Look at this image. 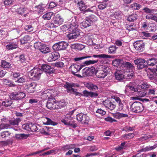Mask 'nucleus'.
Listing matches in <instances>:
<instances>
[{
  "instance_id": "nucleus-40",
  "label": "nucleus",
  "mask_w": 157,
  "mask_h": 157,
  "mask_svg": "<svg viewBox=\"0 0 157 157\" xmlns=\"http://www.w3.org/2000/svg\"><path fill=\"white\" fill-rule=\"evenodd\" d=\"M11 99H5L4 101L2 102V105L6 107H8L10 106L12 104V101Z\"/></svg>"
},
{
  "instance_id": "nucleus-32",
  "label": "nucleus",
  "mask_w": 157,
  "mask_h": 157,
  "mask_svg": "<svg viewBox=\"0 0 157 157\" xmlns=\"http://www.w3.org/2000/svg\"><path fill=\"white\" fill-rule=\"evenodd\" d=\"M146 63L148 65L153 66L157 63V59L155 58H152L147 59L146 61Z\"/></svg>"
},
{
  "instance_id": "nucleus-28",
  "label": "nucleus",
  "mask_w": 157,
  "mask_h": 157,
  "mask_svg": "<svg viewBox=\"0 0 157 157\" xmlns=\"http://www.w3.org/2000/svg\"><path fill=\"white\" fill-rule=\"evenodd\" d=\"M134 69V66L132 64L129 62H127L125 63L124 66L122 69L124 71L126 69H129L130 70L132 71Z\"/></svg>"
},
{
  "instance_id": "nucleus-57",
  "label": "nucleus",
  "mask_w": 157,
  "mask_h": 157,
  "mask_svg": "<svg viewBox=\"0 0 157 157\" xmlns=\"http://www.w3.org/2000/svg\"><path fill=\"white\" fill-rule=\"evenodd\" d=\"M19 61L23 65H25L26 61V59L24 55H21L20 56Z\"/></svg>"
},
{
  "instance_id": "nucleus-44",
  "label": "nucleus",
  "mask_w": 157,
  "mask_h": 157,
  "mask_svg": "<svg viewBox=\"0 0 157 157\" xmlns=\"http://www.w3.org/2000/svg\"><path fill=\"white\" fill-rule=\"evenodd\" d=\"M28 137L27 135L24 134H17L15 135V137L18 140L26 139Z\"/></svg>"
},
{
  "instance_id": "nucleus-27",
  "label": "nucleus",
  "mask_w": 157,
  "mask_h": 157,
  "mask_svg": "<svg viewBox=\"0 0 157 157\" xmlns=\"http://www.w3.org/2000/svg\"><path fill=\"white\" fill-rule=\"evenodd\" d=\"M0 66L2 67L6 68H11L12 67L11 64L9 62H8L4 60L1 61Z\"/></svg>"
},
{
  "instance_id": "nucleus-6",
  "label": "nucleus",
  "mask_w": 157,
  "mask_h": 157,
  "mask_svg": "<svg viewBox=\"0 0 157 157\" xmlns=\"http://www.w3.org/2000/svg\"><path fill=\"white\" fill-rule=\"evenodd\" d=\"M130 109L134 113H139L142 112L144 108L142 103L139 101H135L132 104Z\"/></svg>"
},
{
  "instance_id": "nucleus-60",
  "label": "nucleus",
  "mask_w": 157,
  "mask_h": 157,
  "mask_svg": "<svg viewBox=\"0 0 157 157\" xmlns=\"http://www.w3.org/2000/svg\"><path fill=\"white\" fill-rule=\"evenodd\" d=\"M10 125L9 124L2 123L0 124V130L7 129L10 127Z\"/></svg>"
},
{
  "instance_id": "nucleus-22",
  "label": "nucleus",
  "mask_w": 157,
  "mask_h": 157,
  "mask_svg": "<svg viewBox=\"0 0 157 157\" xmlns=\"http://www.w3.org/2000/svg\"><path fill=\"white\" fill-rule=\"evenodd\" d=\"M78 23L77 22H72L68 26L67 29L70 33L77 29H78Z\"/></svg>"
},
{
  "instance_id": "nucleus-4",
  "label": "nucleus",
  "mask_w": 157,
  "mask_h": 157,
  "mask_svg": "<svg viewBox=\"0 0 157 157\" xmlns=\"http://www.w3.org/2000/svg\"><path fill=\"white\" fill-rule=\"evenodd\" d=\"M55 90H47L42 92L40 95L41 98L43 100L49 99L54 97L57 95Z\"/></svg>"
},
{
  "instance_id": "nucleus-43",
  "label": "nucleus",
  "mask_w": 157,
  "mask_h": 157,
  "mask_svg": "<svg viewBox=\"0 0 157 157\" xmlns=\"http://www.w3.org/2000/svg\"><path fill=\"white\" fill-rule=\"evenodd\" d=\"M78 6L80 10L82 11V13L83 14H85L84 11L86 10H85L86 8V6L84 2L82 1H81Z\"/></svg>"
},
{
  "instance_id": "nucleus-17",
  "label": "nucleus",
  "mask_w": 157,
  "mask_h": 157,
  "mask_svg": "<svg viewBox=\"0 0 157 157\" xmlns=\"http://www.w3.org/2000/svg\"><path fill=\"white\" fill-rule=\"evenodd\" d=\"M41 68L43 71L49 75L53 73L55 71L53 67L47 64L42 65Z\"/></svg>"
},
{
  "instance_id": "nucleus-5",
  "label": "nucleus",
  "mask_w": 157,
  "mask_h": 157,
  "mask_svg": "<svg viewBox=\"0 0 157 157\" xmlns=\"http://www.w3.org/2000/svg\"><path fill=\"white\" fill-rule=\"evenodd\" d=\"M43 72L42 70L38 67H34L30 72V78L34 80H38Z\"/></svg>"
},
{
  "instance_id": "nucleus-23",
  "label": "nucleus",
  "mask_w": 157,
  "mask_h": 157,
  "mask_svg": "<svg viewBox=\"0 0 157 157\" xmlns=\"http://www.w3.org/2000/svg\"><path fill=\"white\" fill-rule=\"evenodd\" d=\"M17 42H10L6 46V49L8 50H12L16 49L18 47Z\"/></svg>"
},
{
  "instance_id": "nucleus-11",
  "label": "nucleus",
  "mask_w": 157,
  "mask_h": 157,
  "mask_svg": "<svg viewBox=\"0 0 157 157\" xmlns=\"http://www.w3.org/2000/svg\"><path fill=\"white\" fill-rule=\"evenodd\" d=\"M135 49L140 52L144 51V44L142 40H139L135 42L133 44Z\"/></svg>"
},
{
  "instance_id": "nucleus-16",
  "label": "nucleus",
  "mask_w": 157,
  "mask_h": 157,
  "mask_svg": "<svg viewBox=\"0 0 157 157\" xmlns=\"http://www.w3.org/2000/svg\"><path fill=\"white\" fill-rule=\"evenodd\" d=\"M81 31L79 29H77L67 34V36L69 40H71L77 38L79 36Z\"/></svg>"
},
{
  "instance_id": "nucleus-1",
  "label": "nucleus",
  "mask_w": 157,
  "mask_h": 157,
  "mask_svg": "<svg viewBox=\"0 0 157 157\" xmlns=\"http://www.w3.org/2000/svg\"><path fill=\"white\" fill-rule=\"evenodd\" d=\"M115 101L112 102L110 100H106L103 101L104 105L110 110H112L116 107L117 110L121 111L123 109L124 105L122 103L120 98L118 97H115L114 98Z\"/></svg>"
},
{
  "instance_id": "nucleus-59",
  "label": "nucleus",
  "mask_w": 157,
  "mask_h": 157,
  "mask_svg": "<svg viewBox=\"0 0 157 157\" xmlns=\"http://www.w3.org/2000/svg\"><path fill=\"white\" fill-rule=\"evenodd\" d=\"M24 29L28 32H31L33 30V28L32 25H27L24 27Z\"/></svg>"
},
{
  "instance_id": "nucleus-3",
  "label": "nucleus",
  "mask_w": 157,
  "mask_h": 157,
  "mask_svg": "<svg viewBox=\"0 0 157 157\" xmlns=\"http://www.w3.org/2000/svg\"><path fill=\"white\" fill-rule=\"evenodd\" d=\"M64 103L61 101L56 102L54 100L48 101L46 105V107L51 110L61 109L64 106Z\"/></svg>"
},
{
  "instance_id": "nucleus-34",
  "label": "nucleus",
  "mask_w": 157,
  "mask_h": 157,
  "mask_svg": "<svg viewBox=\"0 0 157 157\" xmlns=\"http://www.w3.org/2000/svg\"><path fill=\"white\" fill-rule=\"evenodd\" d=\"M130 7L132 10H138L142 7V6L136 2H134L131 4Z\"/></svg>"
},
{
  "instance_id": "nucleus-9",
  "label": "nucleus",
  "mask_w": 157,
  "mask_h": 157,
  "mask_svg": "<svg viewBox=\"0 0 157 157\" xmlns=\"http://www.w3.org/2000/svg\"><path fill=\"white\" fill-rule=\"evenodd\" d=\"M109 73L107 68H98L96 72V76L98 78H104Z\"/></svg>"
},
{
  "instance_id": "nucleus-35",
  "label": "nucleus",
  "mask_w": 157,
  "mask_h": 157,
  "mask_svg": "<svg viewBox=\"0 0 157 157\" xmlns=\"http://www.w3.org/2000/svg\"><path fill=\"white\" fill-rule=\"evenodd\" d=\"M80 25L82 29H84L90 26L91 25L86 18L85 21L80 23Z\"/></svg>"
},
{
  "instance_id": "nucleus-20",
  "label": "nucleus",
  "mask_w": 157,
  "mask_h": 157,
  "mask_svg": "<svg viewBox=\"0 0 157 157\" xmlns=\"http://www.w3.org/2000/svg\"><path fill=\"white\" fill-rule=\"evenodd\" d=\"M75 84L73 83L67 82L64 85V87L66 89L67 93L72 94L75 91L73 87H75Z\"/></svg>"
},
{
  "instance_id": "nucleus-33",
  "label": "nucleus",
  "mask_w": 157,
  "mask_h": 157,
  "mask_svg": "<svg viewBox=\"0 0 157 157\" xmlns=\"http://www.w3.org/2000/svg\"><path fill=\"white\" fill-rule=\"evenodd\" d=\"M31 39V37L28 35L25 36L20 39V42L22 44H25Z\"/></svg>"
},
{
  "instance_id": "nucleus-46",
  "label": "nucleus",
  "mask_w": 157,
  "mask_h": 157,
  "mask_svg": "<svg viewBox=\"0 0 157 157\" xmlns=\"http://www.w3.org/2000/svg\"><path fill=\"white\" fill-rule=\"evenodd\" d=\"M122 61L121 59H115L112 61V64L115 67H118L120 66L122 63Z\"/></svg>"
},
{
  "instance_id": "nucleus-53",
  "label": "nucleus",
  "mask_w": 157,
  "mask_h": 157,
  "mask_svg": "<svg viewBox=\"0 0 157 157\" xmlns=\"http://www.w3.org/2000/svg\"><path fill=\"white\" fill-rule=\"evenodd\" d=\"M54 24V23L49 22L45 24V26L47 29H50L56 27L57 26L55 25Z\"/></svg>"
},
{
  "instance_id": "nucleus-13",
  "label": "nucleus",
  "mask_w": 157,
  "mask_h": 157,
  "mask_svg": "<svg viewBox=\"0 0 157 157\" xmlns=\"http://www.w3.org/2000/svg\"><path fill=\"white\" fill-rule=\"evenodd\" d=\"M143 11L146 13L149 14L146 15V18L147 20H152L153 14H151L156 12V9H150L147 7L144 8L143 9Z\"/></svg>"
},
{
  "instance_id": "nucleus-14",
  "label": "nucleus",
  "mask_w": 157,
  "mask_h": 157,
  "mask_svg": "<svg viewBox=\"0 0 157 157\" xmlns=\"http://www.w3.org/2000/svg\"><path fill=\"white\" fill-rule=\"evenodd\" d=\"M145 62V59L141 58L137 59L134 61L135 64L137 65V67L139 69H141L147 67V65L144 64Z\"/></svg>"
},
{
  "instance_id": "nucleus-31",
  "label": "nucleus",
  "mask_w": 157,
  "mask_h": 157,
  "mask_svg": "<svg viewBox=\"0 0 157 157\" xmlns=\"http://www.w3.org/2000/svg\"><path fill=\"white\" fill-rule=\"evenodd\" d=\"M156 147L155 145L151 146H148L144 148H142L138 151V152H146L150 151L154 149Z\"/></svg>"
},
{
  "instance_id": "nucleus-8",
  "label": "nucleus",
  "mask_w": 157,
  "mask_h": 157,
  "mask_svg": "<svg viewBox=\"0 0 157 157\" xmlns=\"http://www.w3.org/2000/svg\"><path fill=\"white\" fill-rule=\"evenodd\" d=\"M68 44L63 41H59L56 43L52 46L55 51H58L65 49L67 47Z\"/></svg>"
},
{
  "instance_id": "nucleus-41",
  "label": "nucleus",
  "mask_w": 157,
  "mask_h": 157,
  "mask_svg": "<svg viewBox=\"0 0 157 157\" xmlns=\"http://www.w3.org/2000/svg\"><path fill=\"white\" fill-rule=\"evenodd\" d=\"M27 10V9L26 8L20 7L17 8V9L16 10V12L22 15L26 12Z\"/></svg>"
},
{
  "instance_id": "nucleus-47",
  "label": "nucleus",
  "mask_w": 157,
  "mask_h": 157,
  "mask_svg": "<svg viewBox=\"0 0 157 157\" xmlns=\"http://www.w3.org/2000/svg\"><path fill=\"white\" fill-rule=\"evenodd\" d=\"M121 12L119 11L113 12L111 15V17L116 19H119L121 17Z\"/></svg>"
},
{
  "instance_id": "nucleus-64",
  "label": "nucleus",
  "mask_w": 157,
  "mask_h": 157,
  "mask_svg": "<svg viewBox=\"0 0 157 157\" xmlns=\"http://www.w3.org/2000/svg\"><path fill=\"white\" fill-rule=\"evenodd\" d=\"M21 73L17 72H12V75L14 78H18L21 75Z\"/></svg>"
},
{
  "instance_id": "nucleus-36",
  "label": "nucleus",
  "mask_w": 157,
  "mask_h": 157,
  "mask_svg": "<svg viewBox=\"0 0 157 157\" xmlns=\"http://www.w3.org/2000/svg\"><path fill=\"white\" fill-rule=\"evenodd\" d=\"M87 19L92 25L94 22L97 20V17L94 15H91L90 16L86 17Z\"/></svg>"
},
{
  "instance_id": "nucleus-39",
  "label": "nucleus",
  "mask_w": 157,
  "mask_h": 157,
  "mask_svg": "<svg viewBox=\"0 0 157 157\" xmlns=\"http://www.w3.org/2000/svg\"><path fill=\"white\" fill-rule=\"evenodd\" d=\"M84 47V46L83 45L79 44H75L71 45L72 48L77 49L78 50H81Z\"/></svg>"
},
{
  "instance_id": "nucleus-38",
  "label": "nucleus",
  "mask_w": 157,
  "mask_h": 157,
  "mask_svg": "<svg viewBox=\"0 0 157 157\" xmlns=\"http://www.w3.org/2000/svg\"><path fill=\"white\" fill-rule=\"evenodd\" d=\"M86 87L89 90L93 91H95L98 89L97 86L94 85L91 83H88L86 84Z\"/></svg>"
},
{
  "instance_id": "nucleus-56",
  "label": "nucleus",
  "mask_w": 157,
  "mask_h": 157,
  "mask_svg": "<svg viewBox=\"0 0 157 157\" xmlns=\"http://www.w3.org/2000/svg\"><path fill=\"white\" fill-rule=\"evenodd\" d=\"M108 5V4L104 2H101L98 5V8L101 10H103Z\"/></svg>"
},
{
  "instance_id": "nucleus-25",
  "label": "nucleus",
  "mask_w": 157,
  "mask_h": 157,
  "mask_svg": "<svg viewBox=\"0 0 157 157\" xmlns=\"http://www.w3.org/2000/svg\"><path fill=\"white\" fill-rule=\"evenodd\" d=\"M113 116L116 119H120L123 117H128L127 114H124L117 112L116 113L113 114Z\"/></svg>"
},
{
  "instance_id": "nucleus-52",
  "label": "nucleus",
  "mask_w": 157,
  "mask_h": 157,
  "mask_svg": "<svg viewBox=\"0 0 157 157\" xmlns=\"http://www.w3.org/2000/svg\"><path fill=\"white\" fill-rule=\"evenodd\" d=\"M117 48L115 46H111L109 48L108 52L110 54H114L116 52Z\"/></svg>"
},
{
  "instance_id": "nucleus-37",
  "label": "nucleus",
  "mask_w": 157,
  "mask_h": 157,
  "mask_svg": "<svg viewBox=\"0 0 157 157\" xmlns=\"http://www.w3.org/2000/svg\"><path fill=\"white\" fill-rule=\"evenodd\" d=\"M54 13L52 12H49L46 13L42 16L43 18L45 20H49L52 16Z\"/></svg>"
},
{
  "instance_id": "nucleus-19",
  "label": "nucleus",
  "mask_w": 157,
  "mask_h": 157,
  "mask_svg": "<svg viewBox=\"0 0 157 157\" xmlns=\"http://www.w3.org/2000/svg\"><path fill=\"white\" fill-rule=\"evenodd\" d=\"M53 22L55 24L60 25L62 24L64 22V18L60 14H58L54 18Z\"/></svg>"
},
{
  "instance_id": "nucleus-26",
  "label": "nucleus",
  "mask_w": 157,
  "mask_h": 157,
  "mask_svg": "<svg viewBox=\"0 0 157 157\" xmlns=\"http://www.w3.org/2000/svg\"><path fill=\"white\" fill-rule=\"evenodd\" d=\"M39 50L41 52L44 54L48 53L50 52V48L47 45L43 44Z\"/></svg>"
},
{
  "instance_id": "nucleus-49",
  "label": "nucleus",
  "mask_w": 157,
  "mask_h": 157,
  "mask_svg": "<svg viewBox=\"0 0 157 157\" xmlns=\"http://www.w3.org/2000/svg\"><path fill=\"white\" fill-rule=\"evenodd\" d=\"M45 119H46V121L45 123H44L45 124H51V125L54 126L57 124V123L52 121L51 119L48 118L46 117Z\"/></svg>"
},
{
  "instance_id": "nucleus-12",
  "label": "nucleus",
  "mask_w": 157,
  "mask_h": 157,
  "mask_svg": "<svg viewBox=\"0 0 157 157\" xmlns=\"http://www.w3.org/2000/svg\"><path fill=\"white\" fill-rule=\"evenodd\" d=\"M36 84L34 82L27 83L25 85V88L29 93H32L36 90Z\"/></svg>"
},
{
  "instance_id": "nucleus-63",
  "label": "nucleus",
  "mask_w": 157,
  "mask_h": 157,
  "mask_svg": "<svg viewBox=\"0 0 157 157\" xmlns=\"http://www.w3.org/2000/svg\"><path fill=\"white\" fill-rule=\"evenodd\" d=\"M30 123L24 124L22 125V128L24 129L27 131H30Z\"/></svg>"
},
{
  "instance_id": "nucleus-54",
  "label": "nucleus",
  "mask_w": 157,
  "mask_h": 157,
  "mask_svg": "<svg viewBox=\"0 0 157 157\" xmlns=\"http://www.w3.org/2000/svg\"><path fill=\"white\" fill-rule=\"evenodd\" d=\"M133 25L131 24V25L127 26V29L129 31H132L134 30H136L137 28L136 27V25L134 24H133Z\"/></svg>"
},
{
  "instance_id": "nucleus-62",
  "label": "nucleus",
  "mask_w": 157,
  "mask_h": 157,
  "mask_svg": "<svg viewBox=\"0 0 157 157\" xmlns=\"http://www.w3.org/2000/svg\"><path fill=\"white\" fill-rule=\"evenodd\" d=\"M43 44L40 42H37L34 43V47L36 49L39 50Z\"/></svg>"
},
{
  "instance_id": "nucleus-48",
  "label": "nucleus",
  "mask_w": 157,
  "mask_h": 157,
  "mask_svg": "<svg viewBox=\"0 0 157 157\" xmlns=\"http://www.w3.org/2000/svg\"><path fill=\"white\" fill-rule=\"evenodd\" d=\"M93 57L94 58H111V56L105 54H102L100 55H93Z\"/></svg>"
},
{
  "instance_id": "nucleus-45",
  "label": "nucleus",
  "mask_w": 157,
  "mask_h": 157,
  "mask_svg": "<svg viewBox=\"0 0 157 157\" xmlns=\"http://www.w3.org/2000/svg\"><path fill=\"white\" fill-rule=\"evenodd\" d=\"M21 120L20 118H17L9 121L10 123L13 125H18L19 123L21 121Z\"/></svg>"
},
{
  "instance_id": "nucleus-61",
  "label": "nucleus",
  "mask_w": 157,
  "mask_h": 157,
  "mask_svg": "<svg viewBox=\"0 0 157 157\" xmlns=\"http://www.w3.org/2000/svg\"><path fill=\"white\" fill-rule=\"evenodd\" d=\"M30 125V131L32 132H35L38 130V128L37 127L36 125L31 123Z\"/></svg>"
},
{
  "instance_id": "nucleus-58",
  "label": "nucleus",
  "mask_w": 157,
  "mask_h": 157,
  "mask_svg": "<svg viewBox=\"0 0 157 157\" xmlns=\"http://www.w3.org/2000/svg\"><path fill=\"white\" fill-rule=\"evenodd\" d=\"M25 78L24 76H22L19 78L17 80L15 81V82L19 83H23L25 82Z\"/></svg>"
},
{
  "instance_id": "nucleus-24",
  "label": "nucleus",
  "mask_w": 157,
  "mask_h": 157,
  "mask_svg": "<svg viewBox=\"0 0 157 157\" xmlns=\"http://www.w3.org/2000/svg\"><path fill=\"white\" fill-rule=\"evenodd\" d=\"M124 78H126L127 79H130L132 78L133 75V70L131 71L129 69H126L124 71Z\"/></svg>"
},
{
  "instance_id": "nucleus-50",
  "label": "nucleus",
  "mask_w": 157,
  "mask_h": 157,
  "mask_svg": "<svg viewBox=\"0 0 157 157\" xmlns=\"http://www.w3.org/2000/svg\"><path fill=\"white\" fill-rule=\"evenodd\" d=\"M11 133L8 131L2 132L1 133V136L3 138H6L10 136Z\"/></svg>"
},
{
  "instance_id": "nucleus-30",
  "label": "nucleus",
  "mask_w": 157,
  "mask_h": 157,
  "mask_svg": "<svg viewBox=\"0 0 157 157\" xmlns=\"http://www.w3.org/2000/svg\"><path fill=\"white\" fill-rule=\"evenodd\" d=\"M44 5L41 4L35 6V8L36 9V10L37 11L38 13L40 14L44 10Z\"/></svg>"
},
{
  "instance_id": "nucleus-10",
  "label": "nucleus",
  "mask_w": 157,
  "mask_h": 157,
  "mask_svg": "<svg viewBox=\"0 0 157 157\" xmlns=\"http://www.w3.org/2000/svg\"><path fill=\"white\" fill-rule=\"evenodd\" d=\"M26 95L23 92L13 93L10 95L11 99L15 100H21L25 97Z\"/></svg>"
},
{
  "instance_id": "nucleus-42",
  "label": "nucleus",
  "mask_w": 157,
  "mask_h": 157,
  "mask_svg": "<svg viewBox=\"0 0 157 157\" xmlns=\"http://www.w3.org/2000/svg\"><path fill=\"white\" fill-rule=\"evenodd\" d=\"M75 147V145L74 144H67L64 146L62 148V150L64 151H66L70 149H73Z\"/></svg>"
},
{
  "instance_id": "nucleus-15",
  "label": "nucleus",
  "mask_w": 157,
  "mask_h": 157,
  "mask_svg": "<svg viewBox=\"0 0 157 157\" xmlns=\"http://www.w3.org/2000/svg\"><path fill=\"white\" fill-rule=\"evenodd\" d=\"M61 121L65 125H72L75 123L73 118L70 115H67L64 119L61 120Z\"/></svg>"
},
{
  "instance_id": "nucleus-18",
  "label": "nucleus",
  "mask_w": 157,
  "mask_h": 157,
  "mask_svg": "<svg viewBox=\"0 0 157 157\" xmlns=\"http://www.w3.org/2000/svg\"><path fill=\"white\" fill-rule=\"evenodd\" d=\"M59 57V53L56 52H53L48 55V60L49 62L54 61Z\"/></svg>"
},
{
  "instance_id": "nucleus-7",
  "label": "nucleus",
  "mask_w": 157,
  "mask_h": 157,
  "mask_svg": "<svg viewBox=\"0 0 157 157\" xmlns=\"http://www.w3.org/2000/svg\"><path fill=\"white\" fill-rule=\"evenodd\" d=\"M76 119L79 122L83 124H88L90 120V118L87 115L82 113L77 115Z\"/></svg>"
},
{
  "instance_id": "nucleus-55",
  "label": "nucleus",
  "mask_w": 157,
  "mask_h": 157,
  "mask_svg": "<svg viewBox=\"0 0 157 157\" xmlns=\"http://www.w3.org/2000/svg\"><path fill=\"white\" fill-rule=\"evenodd\" d=\"M135 128V127H131L128 126H126L123 128L122 129L123 131H125L126 132L133 131Z\"/></svg>"
},
{
  "instance_id": "nucleus-29",
  "label": "nucleus",
  "mask_w": 157,
  "mask_h": 157,
  "mask_svg": "<svg viewBox=\"0 0 157 157\" xmlns=\"http://www.w3.org/2000/svg\"><path fill=\"white\" fill-rule=\"evenodd\" d=\"M138 15L135 13H133L127 18V20L129 22H133L137 19Z\"/></svg>"
},
{
  "instance_id": "nucleus-21",
  "label": "nucleus",
  "mask_w": 157,
  "mask_h": 157,
  "mask_svg": "<svg viewBox=\"0 0 157 157\" xmlns=\"http://www.w3.org/2000/svg\"><path fill=\"white\" fill-rule=\"evenodd\" d=\"M124 71L122 69L121 71H118L115 73L116 79L119 81H122L124 78Z\"/></svg>"
},
{
  "instance_id": "nucleus-2",
  "label": "nucleus",
  "mask_w": 157,
  "mask_h": 157,
  "mask_svg": "<svg viewBox=\"0 0 157 157\" xmlns=\"http://www.w3.org/2000/svg\"><path fill=\"white\" fill-rule=\"evenodd\" d=\"M98 61V60H87L82 63L80 66L77 64L73 65L71 67V72L73 74L77 77H81L82 76L80 75L76 74V73L79 71L83 67L86 65L96 63Z\"/></svg>"
},
{
  "instance_id": "nucleus-51",
  "label": "nucleus",
  "mask_w": 157,
  "mask_h": 157,
  "mask_svg": "<svg viewBox=\"0 0 157 157\" xmlns=\"http://www.w3.org/2000/svg\"><path fill=\"white\" fill-rule=\"evenodd\" d=\"M134 136V133H128L123 135V137L125 140H129L132 138Z\"/></svg>"
}]
</instances>
